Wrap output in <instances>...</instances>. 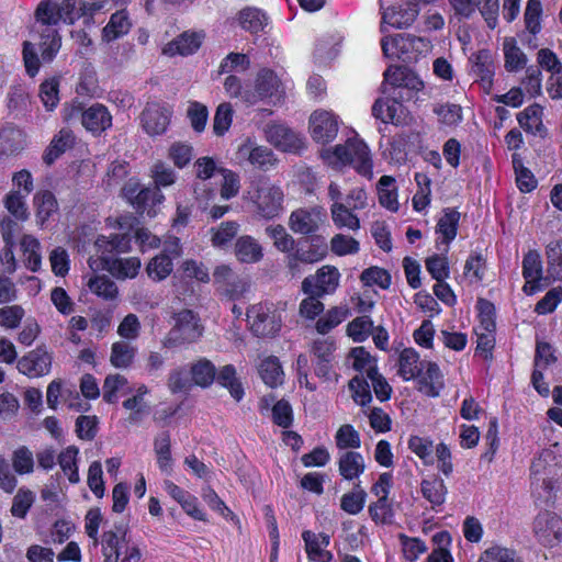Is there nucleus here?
I'll return each mask as SVG.
<instances>
[{"mask_svg":"<svg viewBox=\"0 0 562 562\" xmlns=\"http://www.w3.org/2000/svg\"><path fill=\"white\" fill-rule=\"evenodd\" d=\"M119 233L111 236L100 235L94 246L99 257L88 260L91 270H106L116 278H134L138 273L140 261L138 258H116V255L127 252L132 243L138 244L140 239V222L134 215H122L117 220Z\"/></svg>","mask_w":562,"mask_h":562,"instance_id":"f257e3e1","label":"nucleus"},{"mask_svg":"<svg viewBox=\"0 0 562 562\" xmlns=\"http://www.w3.org/2000/svg\"><path fill=\"white\" fill-rule=\"evenodd\" d=\"M41 30V52L44 61H52L61 46V38L55 26L61 21L72 24L82 18L81 0H43L36 9Z\"/></svg>","mask_w":562,"mask_h":562,"instance_id":"f03ea898","label":"nucleus"},{"mask_svg":"<svg viewBox=\"0 0 562 562\" xmlns=\"http://www.w3.org/2000/svg\"><path fill=\"white\" fill-rule=\"evenodd\" d=\"M322 157L335 168L350 165L367 179L373 178L372 159L368 146L358 138H349L333 149L322 151Z\"/></svg>","mask_w":562,"mask_h":562,"instance_id":"7ed1b4c3","label":"nucleus"},{"mask_svg":"<svg viewBox=\"0 0 562 562\" xmlns=\"http://www.w3.org/2000/svg\"><path fill=\"white\" fill-rule=\"evenodd\" d=\"M283 310L271 302H260L247 310V321L250 331L256 337L272 338L282 327Z\"/></svg>","mask_w":562,"mask_h":562,"instance_id":"20e7f679","label":"nucleus"},{"mask_svg":"<svg viewBox=\"0 0 562 562\" xmlns=\"http://www.w3.org/2000/svg\"><path fill=\"white\" fill-rule=\"evenodd\" d=\"M283 199L284 194L281 188L268 179L259 180L250 195V200L256 206V213L267 220L279 216L283 210Z\"/></svg>","mask_w":562,"mask_h":562,"instance_id":"39448f33","label":"nucleus"},{"mask_svg":"<svg viewBox=\"0 0 562 562\" xmlns=\"http://www.w3.org/2000/svg\"><path fill=\"white\" fill-rule=\"evenodd\" d=\"M175 324L170 329L165 346L178 347L195 342L203 333L200 318L190 310H182L173 315Z\"/></svg>","mask_w":562,"mask_h":562,"instance_id":"423d86ee","label":"nucleus"},{"mask_svg":"<svg viewBox=\"0 0 562 562\" xmlns=\"http://www.w3.org/2000/svg\"><path fill=\"white\" fill-rule=\"evenodd\" d=\"M385 88L402 92L406 100H412L423 90V80L412 69L405 66H390L384 72Z\"/></svg>","mask_w":562,"mask_h":562,"instance_id":"0eeeda50","label":"nucleus"},{"mask_svg":"<svg viewBox=\"0 0 562 562\" xmlns=\"http://www.w3.org/2000/svg\"><path fill=\"white\" fill-rule=\"evenodd\" d=\"M282 93V83L277 75L272 70L262 69L256 77L254 90H245L243 101L255 104L265 99H280Z\"/></svg>","mask_w":562,"mask_h":562,"instance_id":"6e6552de","label":"nucleus"},{"mask_svg":"<svg viewBox=\"0 0 562 562\" xmlns=\"http://www.w3.org/2000/svg\"><path fill=\"white\" fill-rule=\"evenodd\" d=\"M384 92L390 94L385 100H376L372 106V114L384 123L402 125L406 121V111L402 104L407 101L402 92L391 91L384 88Z\"/></svg>","mask_w":562,"mask_h":562,"instance_id":"1a4fd4ad","label":"nucleus"},{"mask_svg":"<svg viewBox=\"0 0 562 562\" xmlns=\"http://www.w3.org/2000/svg\"><path fill=\"white\" fill-rule=\"evenodd\" d=\"M326 217L322 206L301 207L291 213L289 226L295 234L312 235L319 229Z\"/></svg>","mask_w":562,"mask_h":562,"instance_id":"9d476101","label":"nucleus"},{"mask_svg":"<svg viewBox=\"0 0 562 562\" xmlns=\"http://www.w3.org/2000/svg\"><path fill=\"white\" fill-rule=\"evenodd\" d=\"M340 273L336 267L323 266L314 276L306 277L302 282L305 294L323 296L335 292L339 284Z\"/></svg>","mask_w":562,"mask_h":562,"instance_id":"9b49d317","label":"nucleus"},{"mask_svg":"<svg viewBox=\"0 0 562 562\" xmlns=\"http://www.w3.org/2000/svg\"><path fill=\"white\" fill-rule=\"evenodd\" d=\"M171 115L172 108L166 102H147L143 111V128L151 136L161 135L167 131Z\"/></svg>","mask_w":562,"mask_h":562,"instance_id":"f8f14e48","label":"nucleus"},{"mask_svg":"<svg viewBox=\"0 0 562 562\" xmlns=\"http://www.w3.org/2000/svg\"><path fill=\"white\" fill-rule=\"evenodd\" d=\"M235 159L238 164H250L254 167L269 169L274 166L277 159L271 149L258 145L255 140L247 137L237 148Z\"/></svg>","mask_w":562,"mask_h":562,"instance_id":"ddd939ff","label":"nucleus"},{"mask_svg":"<svg viewBox=\"0 0 562 562\" xmlns=\"http://www.w3.org/2000/svg\"><path fill=\"white\" fill-rule=\"evenodd\" d=\"M312 138L319 144L333 142L339 130L338 116L333 112L317 110L310 117Z\"/></svg>","mask_w":562,"mask_h":562,"instance_id":"4468645a","label":"nucleus"},{"mask_svg":"<svg viewBox=\"0 0 562 562\" xmlns=\"http://www.w3.org/2000/svg\"><path fill=\"white\" fill-rule=\"evenodd\" d=\"M533 532L543 546H554L562 539V519L554 513H540L533 521Z\"/></svg>","mask_w":562,"mask_h":562,"instance_id":"2eb2a0df","label":"nucleus"},{"mask_svg":"<svg viewBox=\"0 0 562 562\" xmlns=\"http://www.w3.org/2000/svg\"><path fill=\"white\" fill-rule=\"evenodd\" d=\"M81 124L93 136H100L112 126V115L101 103H93L81 112Z\"/></svg>","mask_w":562,"mask_h":562,"instance_id":"dca6fc26","label":"nucleus"},{"mask_svg":"<svg viewBox=\"0 0 562 562\" xmlns=\"http://www.w3.org/2000/svg\"><path fill=\"white\" fill-rule=\"evenodd\" d=\"M542 261L538 251L529 250L522 259V277L526 283L522 291L527 295H532L542 289Z\"/></svg>","mask_w":562,"mask_h":562,"instance_id":"f3484780","label":"nucleus"},{"mask_svg":"<svg viewBox=\"0 0 562 562\" xmlns=\"http://www.w3.org/2000/svg\"><path fill=\"white\" fill-rule=\"evenodd\" d=\"M52 356L42 348L32 350L18 361V370L31 378L43 376L50 371Z\"/></svg>","mask_w":562,"mask_h":562,"instance_id":"a211bd4d","label":"nucleus"},{"mask_svg":"<svg viewBox=\"0 0 562 562\" xmlns=\"http://www.w3.org/2000/svg\"><path fill=\"white\" fill-rule=\"evenodd\" d=\"M267 140L283 151H292L301 147L299 135L282 124L268 125L265 130Z\"/></svg>","mask_w":562,"mask_h":562,"instance_id":"6ab92c4d","label":"nucleus"},{"mask_svg":"<svg viewBox=\"0 0 562 562\" xmlns=\"http://www.w3.org/2000/svg\"><path fill=\"white\" fill-rule=\"evenodd\" d=\"M214 282L232 300L239 297L246 291V282L228 266H220L213 273Z\"/></svg>","mask_w":562,"mask_h":562,"instance_id":"aec40b11","label":"nucleus"},{"mask_svg":"<svg viewBox=\"0 0 562 562\" xmlns=\"http://www.w3.org/2000/svg\"><path fill=\"white\" fill-rule=\"evenodd\" d=\"M302 538L305 542V551L311 561L330 562L333 560V554L325 550L330 543V537L328 535L305 530L302 532Z\"/></svg>","mask_w":562,"mask_h":562,"instance_id":"412c9836","label":"nucleus"},{"mask_svg":"<svg viewBox=\"0 0 562 562\" xmlns=\"http://www.w3.org/2000/svg\"><path fill=\"white\" fill-rule=\"evenodd\" d=\"M204 35L198 32H183L173 41L169 42L162 49L167 56H189L194 54L201 46Z\"/></svg>","mask_w":562,"mask_h":562,"instance_id":"4be33fe9","label":"nucleus"},{"mask_svg":"<svg viewBox=\"0 0 562 562\" xmlns=\"http://www.w3.org/2000/svg\"><path fill=\"white\" fill-rule=\"evenodd\" d=\"M25 146V134L22 130L7 125L0 128V159L15 155Z\"/></svg>","mask_w":562,"mask_h":562,"instance_id":"5701e85b","label":"nucleus"},{"mask_svg":"<svg viewBox=\"0 0 562 562\" xmlns=\"http://www.w3.org/2000/svg\"><path fill=\"white\" fill-rule=\"evenodd\" d=\"M429 42L423 37H416L409 34H398L394 37H384L381 42L382 50L385 56H395L398 50H407L409 47H428Z\"/></svg>","mask_w":562,"mask_h":562,"instance_id":"b1692460","label":"nucleus"},{"mask_svg":"<svg viewBox=\"0 0 562 562\" xmlns=\"http://www.w3.org/2000/svg\"><path fill=\"white\" fill-rule=\"evenodd\" d=\"M328 251L326 241L322 238H312L304 245L294 246L293 252L296 259L301 260L304 265H313L323 260Z\"/></svg>","mask_w":562,"mask_h":562,"instance_id":"393cba45","label":"nucleus"},{"mask_svg":"<svg viewBox=\"0 0 562 562\" xmlns=\"http://www.w3.org/2000/svg\"><path fill=\"white\" fill-rule=\"evenodd\" d=\"M424 374L419 375V390L427 396L436 397L443 386L441 371L437 363L430 361L424 362Z\"/></svg>","mask_w":562,"mask_h":562,"instance_id":"a878e982","label":"nucleus"},{"mask_svg":"<svg viewBox=\"0 0 562 562\" xmlns=\"http://www.w3.org/2000/svg\"><path fill=\"white\" fill-rule=\"evenodd\" d=\"M75 143V134L69 128H61L50 140L45 154L43 156L44 161L47 165H52L57 158H59L66 150L72 147Z\"/></svg>","mask_w":562,"mask_h":562,"instance_id":"bb28decb","label":"nucleus"},{"mask_svg":"<svg viewBox=\"0 0 562 562\" xmlns=\"http://www.w3.org/2000/svg\"><path fill=\"white\" fill-rule=\"evenodd\" d=\"M424 361H420L418 352L413 348L404 349L398 357V375L405 381L415 379L422 374Z\"/></svg>","mask_w":562,"mask_h":562,"instance_id":"cd10ccee","label":"nucleus"},{"mask_svg":"<svg viewBox=\"0 0 562 562\" xmlns=\"http://www.w3.org/2000/svg\"><path fill=\"white\" fill-rule=\"evenodd\" d=\"M33 202L36 210V221L38 225L43 227L46 222L57 213V200L49 190H41L35 193Z\"/></svg>","mask_w":562,"mask_h":562,"instance_id":"c85d7f7f","label":"nucleus"},{"mask_svg":"<svg viewBox=\"0 0 562 562\" xmlns=\"http://www.w3.org/2000/svg\"><path fill=\"white\" fill-rule=\"evenodd\" d=\"M472 72L481 80L484 88L491 87L494 76V63L488 50H479L471 57Z\"/></svg>","mask_w":562,"mask_h":562,"instance_id":"c756f323","label":"nucleus"},{"mask_svg":"<svg viewBox=\"0 0 562 562\" xmlns=\"http://www.w3.org/2000/svg\"><path fill=\"white\" fill-rule=\"evenodd\" d=\"M405 4V8H393L384 12L383 21L396 29L412 25L420 10L412 3Z\"/></svg>","mask_w":562,"mask_h":562,"instance_id":"7c9ffc66","label":"nucleus"},{"mask_svg":"<svg viewBox=\"0 0 562 562\" xmlns=\"http://www.w3.org/2000/svg\"><path fill=\"white\" fill-rule=\"evenodd\" d=\"M338 469L345 480L351 481L363 473L366 469L364 459L359 452L347 451L339 457Z\"/></svg>","mask_w":562,"mask_h":562,"instance_id":"2f4dec72","label":"nucleus"},{"mask_svg":"<svg viewBox=\"0 0 562 562\" xmlns=\"http://www.w3.org/2000/svg\"><path fill=\"white\" fill-rule=\"evenodd\" d=\"M235 255L241 262H258L263 254L259 243L251 236L245 235L237 239L235 244Z\"/></svg>","mask_w":562,"mask_h":562,"instance_id":"473e14b6","label":"nucleus"},{"mask_svg":"<svg viewBox=\"0 0 562 562\" xmlns=\"http://www.w3.org/2000/svg\"><path fill=\"white\" fill-rule=\"evenodd\" d=\"M330 215L337 228H348L350 231H358L360 228V220L355 214V210L345 203H333Z\"/></svg>","mask_w":562,"mask_h":562,"instance_id":"72a5a7b5","label":"nucleus"},{"mask_svg":"<svg viewBox=\"0 0 562 562\" xmlns=\"http://www.w3.org/2000/svg\"><path fill=\"white\" fill-rule=\"evenodd\" d=\"M420 492L432 507H435L445 503L448 490L442 479L432 476L422 481Z\"/></svg>","mask_w":562,"mask_h":562,"instance_id":"f704fd0d","label":"nucleus"},{"mask_svg":"<svg viewBox=\"0 0 562 562\" xmlns=\"http://www.w3.org/2000/svg\"><path fill=\"white\" fill-rule=\"evenodd\" d=\"M87 286L93 294L105 301L115 300L119 294L116 283L110 277L104 274L91 276L88 279Z\"/></svg>","mask_w":562,"mask_h":562,"instance_id":"c9c22d12","label":"nucleus"},{"mask_svg":"<svg viewBox=\"0 0 562 562\" xmlns=\"http://www.w3.org/2000/svg\"><path fill=\"white\" fill-rule=\"evenodd\" d=\"M262 381L270 387H277L283 383V370L277 357L270 356L263 359L258 368Z\"/></svg>","mask_w":562,"mask_h":562,"instance_id":"e433bc0d","label":"nucleus"},{"mask_svg":"<svg viewBox=\"0 0 562 562\" xmlns=\"http://www.w3.org/2000/svg\"><path fill=\"white\" fill-rule=\"evenodd\" d=\"M459 221L460 213L456 209L443 210L436 227V232L442 236L443 243L449 244L456 238Z\"/></svg>","mask_w":562,"mask_h":562,"instance_id":"4c0bfd02","label":"nucleus"},{"mask_svg":"<svg viewBox=\"0 0 562 562\" xmlns=\"http://www.w3.org/2000/svg\"><path fill=\"white\" fill-rule=\"evenodd\" d=\"M78 454L79 449L76 446H68L58 454L57 458L59 467L71 484H77L80 481Z\"/></svg>","mask_w":562,"mask_h":562,"instance_id":"58836bf2","label":"nucleus"},{"mask_svg":"<svg viewBox=\"0 0 562 562\" xmlns=\"http://www.w3.org/2000/svg\"><path fill=\"white\" fill-rule=\"evenodd\" d=\"M216 381L223 387L227 389L231 396L239 402L244 397V387L236 376V369L232 364L224 366L217 373Z\"/></svg>","mask_w":562,"mask_h":562,"instance_id":"ea45409f","label":"nucleus"},{"mask_svg":"<svg viewBox=\"0 0 562 562\" xmlns=\"http://www.w3.org/2000/svg\"><path fill=\"white\" fill-rule=\"evenodd\" d=\"M21 249L25 267L33 272L38 271L42 266L40 241L31 235H25L21 240Z\"/></svg>","mask_w":562,"mask_h":562,"instance_id":"a19ab883","label":"nucleus"},{"mask_svg":"<svg viewBox=\"0 0 562 562\" xmlns=\"http://www.w3.org/2000/svg\"><path fill=\"white\" fill-rule=\"evenodd\" d=\"M394 183L395 179L391 176H382L378 183L379 202L392 212L398 210L397 192Z\"/></svg>","mask_w":562,"mask_h":562,"instance_id":"79ce46f5","label":"nucleus"},{"mask_svg":"<svg viewBox=\"0 0 562 562\" xmlns=\"http://www.w3.org/2000/svg\"><path fill=\"white\" fill-rule=\"evenodd\" d=\"M543 108L540 104H531L522 112L518 113L517 121L519 125L529 133L536 134L542 127Z\"/></svg>","mask_w":562,"mask_h":562,"instance_id":"37998d69","label":"nucleus"},{"mask_svg":"<svg viewBox=\"0 0 562 562\" xmlns=\"http://www.w3.org/2000/svg\"><path fill=\"white\" fill-rule=\"evenodd\" d=\"M557 463L551 450H543L531 463V481L541 479V476L557 475Z\"/></svg>","mask_w":562,"mask_h":562,"instance_id":"c03bdc74","label":"nucleus"},{"mask_svg":"<svg viewBox=\"0 0 562 562\" xmlns=\"http://www.w3.org/2000/svg\"><path fill=\"white\" fill-rule=\"evenodd\" d=\"M238 21L245 31L258 33L267 24V16L257 8H245L239 12Z\"/></svg>","mask_w":562,"mask_h":562,"instance_id":"a18cd8bd","label":"nucleus"},{"mask_svg":"<svg viewBox=\"0 0 562 562\" xmlns=\"http://www.w3.org/2000/svg\"><path fill=\"white\" fill-rule=\"evenodd\" d=\"M130 21L125 11H117L112 14L109 23L103 29L102 35L106 42L116 40L126 34L130 30Z\"/></svg>","mask_w":562,"mask_h":562,"instance_id":"49530a36","label":"nucleus"},{"mask_svg":"<svg viewBox=\"0 0 562 562\" xmlns=\"http://www.w3.org/2000/svg\"><path fill=\"white\" fill-rule=\"evenodd\" d=\"M505 68L508 71H518L527 64L526 54L516 45L514 38L504 42Z\"/></svg>","mask_w":562,"mask_h":562,"instance_id":"de8ad7c7","label":"nucleus"},{"mask_svg":"<svg viewBox=\"0 0 562 562\" xmlns=\"http://www.w3.org/2000/svg\"><path fill=\"white\" fill-rule=\"evenodd\" d=\"M11 461L14 472L19 475L31 474L34 472V454L25 446H21L13 451Z\"/></svg>","mask_w":562,"mask_h":562,"instance_id":"09e8293b","label":"nucleus"},{"mask_svg":"<svg viewBox=\"0 0 562 562\" xmlns=\"http://www.w3.org/2000/svg\"><path fill=\"white\" fill-rule=\"evenodd\" d=\"M239 224L235 221L223 222L218 227L211 228L212 245L217 248L227 246L237 235Z\"/></svg>","mask_w":562,"mask_h":562,"instance_id":"8fccbe9b","label":"nucleus"},{"mask_svg":"<svg viewBox=\"0 0 562 562\" xmlns=\"http://www.w3.org/2000/svg\"><path fill=\"white\" fill-rule=\"evenodd\" d=\"M155 452L160 470L170 472L172 458L170 451V436L167 431L160 432L155 439Z\"/></svg>","mask_w":562,"mask_h":562,"instance_id":"3c124183","label":"nucleus"},{"mask_svg":"<svg viewBox=\"0 0 562 562\" xmlns=\"http://www.w3.org/2000/svg\"><path fill=\"white\" fill-rule=\"evenodd\" d=\"M135 352L136 348L132 347L127 341L114 342L112 346L110 361L115 368H126L132 363Z\"/></svg>","mask_w":562,"mask_h":562,"instance_id":"603ef678","label":"nucleus"},{"mask_svg":"<svg viewBox=\"0 0 562 562\" xmlns=\"http://www.w3.org/2000/svg\"><path fill=\"white\" fill-rule=\"evenodd\" d=\"M40 99L47 111H53L59 103V80L49 78L40 86Z\"/></svg>","mask_w":562,"mask_h":562,"instance_id":"864d4df0","label":"nucleus"},{"mask_svg":"<svg viewBox=\"0 0 562 562\" xmlns=\"http://www.w3.org/2000/svg\"><path fill=\"white\" fill-rule=\"evenodd\" d=\"M165 201V195L158 188H143V214L148 217H155L160 212Z\"/></svg>","mask_w":562,"mask_h":562,"instance_id":"5fc2aeb1","label":"nucleus"},{"mask_svg":"<svg viewBox=\"0 0 562 562\" xmlns=\"http://www.w3.org/2000/svg\"><path fill=\"white\" fill-rule=\"evenodd\" d=\"M348 313L349 311L346 307L336 306L330 308L317 321L316 330L322 335L329 333L348 316Z\"/></svg>","mask_w":562,"mask_h":562,"instance_id":"6e6d98bb","label":"nucleus"},{"mask_svg":"<svg viewBox=\"0 0 562 562\" xmlns=\"http://www.w3.org/2000/svg\"><path fill=\"white\" fill-rule=\"evenodd\" d=\"M192 382L202 387L212 384L215 379V367L209 360H200L191 368Z\"/></svg>","mask_w":562,"mask_h":562,"instance_id":"4d7b16f0","label":"nucleus"},{"mask_svg":"<svg viewBox=\"0 0 562 562\" xmlns=\"http://www.w3.org/2000/svg\"><path fill=\"white\" fill-rule=\"evenodd\" d=\"M266 233L273 240L278 250L285 254L294 250L295 239L286 233L282 225H270L266 228Z\"/></svg>","mask_w":562,"mask_h":562,"instance_id":"13d9d810","label":"nucleus"},{"mask_svg":"<svg viewBox=\"0 0 562 562\" xmlns=\"http://www.w3.org/2000/svg\"><path fill=\"white\" fill-rule=\"evenodd\" d=\"M150 178L154 181L155 187L160 188L170 187L176 182V172L167 164L157 161L150 168Z\"/></svg>","mask_w":562,"mask_h":562,"instance_id":"bf43d9fd","label":"nucleus"},{"mask_svg":"<svg viewBox=\"0 0 562 562\" xmlns=\"http://www.w3.org/2000/svg\"><path fill=\"white\" fill-rule=\"evenodd\" d=\"M541 14L540 0H528L524 19L527 31L532 35H537L541 31Z\"/></svg>","mask_w":562,"mask_h":562,"instance_id":"052dcab7","label":"nucleus"},{"mask_svg":"<svg viewBox=\"0 0 562 562\" xmlns=\"http://www.w3.org/2000/svg\"><path fill=\"white\" fill-rule=\"evenodd\" d=\"M373 322L369 316H360L348 324V335L356 342L364 341L373 330Z\"/></svg>","mask_w":562,"mask_h":562,"instance_id":"680f3d73","label":"nucleus"},{"mask_svg":"<svg viewBox=\"0 0 562 562\" xmlns=\"http://www.w3.org/2000/svg\"><path fill=\"white\" fill-rule=\"evenodd\" d=\"M367 493L360 488L359 484L356 485V490L350 493L342 495L340 501V507L344 512L350 515H357L364 506Z\"/></svg>","mask_w":562,"mask_h":562,"instance_id":"e2e57ef3","label":"nucleus"},{"mask_svg":"<svg viewBox=\"0 0 562 562\" xmlns=\"http://www.w3.org/2000/svg\"><path fill=\"white\" fill-rule=\"evenodd\" d=\"M233 108L231 103H221L214 115L213 131L217 136H223L232 125L233 122Z\"/></svg>","mask_w":562,"mask_h":562,"instance_id":"0e129e2a","label":"nucleus"},{"mask_svg":"<svg viewBox=\"0 0 562 562\" xmlns=\"http://www.w3.org/2000/svg\"><path fill=\"white\" fill-rule=\"evenodd\" d=\"M26 196L20 191H11L5 195L4 206L16 220L24 221L27 218L29 213L24 201Z\"/></svg>","mask_w":562,"mask_h":562,"instance_id":"69168bd1","label":"nucleus"},{"mask_svg":"<svg viewBox=\"0 0 562 562\" xmlns=\"http://www.w3.org/2000/svg\"><path fill=\"white\" fill-rule=\"evenodd\" d=\"M75 532V525L67 519H57L49 529V540L52 544H63L67 542Z\"/></svg>","mask_w":562,"mask_h":562,"instance_id":"338daca9","label":"nucleus"},{"mask_svg":"<svg viewBox=\"0 0 562 562\" xmlns=\"http://www.w3.org/2000/svg\"><path fill=\"white\" fill-rule=\"evenodd\" d=\"M149 278L156 281L164 280L172 271V262L169 256H156L146 268Z\"/></svg>","mask_w":562,"mask_h":562,"instance_id":"774afa93","label":"nucleus"}]
</instances>
